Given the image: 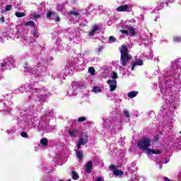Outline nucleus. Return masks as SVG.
Returning <instances> with one entry per match:
<instances>
[{"label": "nucleus", "instance_id": "nucleus-1", "mask_svg": "<svg viewBox=\"0 0 181 181\" xmlns=\"http://www.w3.org/2000/svg\"><path fill=\"white\" fill-rule=\"evenodd\" d=\"M120 50V63L123 67H126L127 62L132 60V56L128 53V46L122 45L119 49Z\"/></svg>", "mask_w": 181, "mask_h": 181}, {"label": "nucleus", "instance_id": "nucleus-2", "mask_svg": "<svg viewBox=\"0 0 181 181\" xmlns=\"http://www.w3.org/2000/svg\"><path fill=\"white\" fill-rule=\"evenodd\" d=\"M151 142H152L151 139L143 138L138 142L137 146L139 149H146L147 152V149H149V146H151Z\"/></svg>", "mask_w": 181, "mask_h": 181}, {"label": "nucleus", "instance_id": "nucleus-3", "mask_svg": "<svg viewBox=\"0 0 181 181\" xmlns=\"http://www.w3.org/2000/svg\"><path fill=\"white\" fill-rule=\"evenodd\" d=\"M88 142V138L81 137L76 143V146L78 149H81V145H86Z\"/></svg>", "mask_w": 181, "mask_h": 181}, {"label": "nucleus", "instance_id": "nucleus-4", "mask_svg": "<svg viewBox=\"0 0 181 181\" xmlns=\"http://www.w3.org/2000/svg\"><path fill=\"white\" fill-rule=\"evenodd\" d=\"M107 84L110 86V91H115L117 88V80H108L107 81Z\"/></svg>", "mask_w": 181, "mask_h": 181}, {"label": "nucleus", "instance_id": "nucleus-5", "mask_svg": "<svg viewBox=\"0 0 181 181\" xmlns=\"http://www.w3.org/2000/svg\"><path fill=\"white\" fill-rule=\"evenodd\" d=\"M85 169L87 173H91L93 172V162L89 160L85 165Z\"/></svg>", "mask_w": 181, "mask_h": 181}, {"label": "nucleus", "instance_id": "nucleus-6", "mask_svg": "<svg viewBox=\"0 0 181 181\" xmlns=\"http://www.w3.org/2000/svg\"><path fill=\"white\" fill-rule=\"evenodd\" d=\"M129 9V5L125 4L123 6H119L116 8L117 12H127Z\"/></svg>", "mask_w": 181, "mask_h": 181}, {"label": "nucleus", "instance_id": "nucleus-7", "mask_svg": "<svg viewBox=\"0 0 181 181\" xmlns=\"http://www.w3.org/2000/svg\"><path fill=\"white\" fill-rule=\"evenodd\" d=\"M146 153L148 155H151V153H153L154 155H159V154L162 153V151H160V150H158V149L147 148Z\"/></svg>", "mask_w": 181, "mask_h": 181}, {"label": "nucleus", "instance_id": "nucleus-8", "mask_svg": "<svg viewBox=\"0 0 181 181\" xmlns=\"http://www.w3.org/2000/svg\"><path fill=\"white\" fill-rule=\"evenodd\" d=\"M98 30H100L98 25H93L92 30L88 33V36H94V35H95V32H98Z\"/></svg>", "mask_w": 181, "mask_h": 181}, {"label": "nucleus", "instance_id": "nucleus-9", "mask_svg": "<svg viewBox=\"0 0 181 181\" xmlns=\"http://www.w3.org/2000/svg\"><path fill=\"white\" fill-rule=\"evenodd\" d=\"M127 30H128L129 35H130V36H135V35H136V32L135 31V28L132 26H129L127 28Z\"/></svg>", "mask_w": 181, "mask_h": 181}, {"label": "nucleus", "instance_id": "nucleus-10", "mask_svg": "<svg viewBox=\"0 0 181 181\" xmlns=\"http://www.w3.org/2000/svg\"><path fill=\"white\" fill-rule=\"evenodd\" d=\"M25 26H30V28H33V29H36V23L33 22V21H29L25 23Z\"/></svg>", "mask_w": 181, "mask_h": 181}, {"label": "nucleus", "instance_id": "nucleus-11", "mask_svg": "<svg viewBox=\"0 0 181 181\" xmlns=\"http://www.w3.org/2000/svg\"><path fill=\"white\" fill-rule=\"evenodd\" d=\"M129 98H134L138 95V91H131L127 93Z\"/></svg>", "mask_w": 181, "mask_h": 181}, {"label": "nucleus", "instance_id": "nucleus-12", "mask_svg": "<svg viewBox=\"0 0 181 181\" xmlns=\"http://www.w3.org/2000/svg\"><path fill=\"white\" fill-rule=\"evenodd\" d=\"M71 175H72V179L74 180H78L80 177H78V174L77 173V172H76L75 170H72Z\"/></svg>", "mask_w": 181, "mask_h": 181}, {"label": "nucleus", "instance_id": "nucleus-13", "mask_svg": "<svg viewBox=\"0 0 181 181\" xmlns=\"http://www.w3.org/2000/svg\"><path fill=\"white\" fill-rule=\"evenodd\" d=\"M113 175H115V176H122L124 175V172L121 170H115L113 171Z\"/></svg>", "mask_w": 181, "mask_h": 181}, {"label": "nucleus", "instance_id": "nucleus-14", "mask_svg": "<svg viewBox=\"0 0 181 181\" xmlns=\"http://www.w3.org/2000/svg\"><path fill=\"white\" fill-rule=\"evenodd\" d=\"M76 158H78L79 160H83V151H77L76 152Z\"/></svg>", "mask_w": 181, "mask_h": 181}, {"label": "nucleus", "instance_id": "nucleus-15", "mask_svg": "<svg viewBox=\"0 0 181 181\" xmlns=\"http://www.w3.org/2000/svg\"><path fill=\"white\" fill-rule=\"evenodd\" d=\"M40 144L41 145H42V146H47V144H48L47 139L46 138L42 139L40 140Z\"/></svg>", "mask_w": 181, "mask_h": 181}, {"label": "nucleus", "instance_id": "nucleus-16", "mask_svg": "<svg viewBox=\"0 0 181 181\" xmlns=\"http://www.w3.org/2000/svg\"><path fill=\"white\" fill-rule=\"evenodd\" d=\"M173 40L175 43H180L181 37L180 36H175V37H173Z\"/></svg>", "mask_w": 181, "mask_h": 181}, {"label": "nucleus", "instance_id": "nucleus-17", "mask_svg": "<svg viewBox=\"0 0 181 181\" xmlns=\"http://www.w3.org/2000/svg\"><path fill=\"white\" fill-rule=\"evenodd\" d=\"M54 15V12L49 11L47 13L46 19H50Z\"/></svg>", "mask_w": 181, "mask_h": 181}, {"label": "nucleus", "instance_id": "nucleus-18", "mask_svg": "<svg viewBox=\"0 0 181 181\" xmlns=\"http://www.w3.org/2000/svg\"><path fill=\"white\" fill-rule=\"evenodd\" d=\"M93 91L95 93H101V88L100 86H94Z\"/></svg>", "mask_w": 181, "mask_h": 181}, {"label": "nucleus", "instance_id": "nucleus-19", "mask_svg": "<svg viewBox=\"0 0 181 181\" xmlns=\"http://www.w3.org/2000/svg\"><path fill=\"white\" fill-rule=\"evenodd\" d=\"M15 15L17 18H23V16H26V13L21 12H16Z\"/></svg>", "mask_w": 181, "mask_h": 181}, {"label": "nucleus", "instance_id": "nucleus-20", "mask_svg": "<svg viewBox=\"0 0 181 181\" xmlns=\"http://www.w3.org/2000/svg\"><path fill=\"white\" fill-rule=\"evenodd\" d=\"M88 72L91 74V76H94V74H95V69L94 67L90 66L88 68Z\"/></svg>", "mask_w": 181, "mask_h": 181}, {"label": "nucleus", "instance_id": "nucleus-21", "mask_svg": "<svg viewBox=\"0 0 181 181\" xmlns=\"http://www.w3.org/2000/svg\"><path fill=\"white\" fill-rule=\"evenodd\" d=\"M134 64H136V66H144V60L139 59L138 61L134 62Z\"/></svg>", "mask_w": 181, "mask_h": 181}, {"label": "nucleus", "instance_id": "nucleus-22", "mask_svg": "<svg viewBox=\"0 0 181 181\" xmlns=\"http://www.w3.org/2000/svg\"><path fill=\"white\" fill-rule=\"evenodd\" d=\"M33 18L34 21H37V19H39V18H42V15L35 13L33 16Z\"/></svg>", "mask_w": 181, "mask_h": 181}, {"label": "nucleus", "instance_id": "nucleus-23", "mask_svg": "<svg viewBox=\"0 0 181 181\" xmlns=\"http://www.w3.org/2000/svg\"><path fill=\"white\" fill-rule=\"evenodd\" d=\"M68 15L69 16H71V15H74V16H78V13L76 11H71L68 13Z\"/></svg>", "mask_w": 181, "mask_h": 181}, {"label": "nucleus", "instance_id": "nucleus-24", "mask_svg": "<svg viewBox=\"0 0 181 181\" xmlns=\"http://www.w3.org/2000/svg\"><path fill=\"white\" fill-rule=\"evenodd\" d=\"M84 121H87V117H80L78 118V122H84Z\"/></svg>", "mask_w": 181, "mask_h": 181}, {"label": "nucleus", "instance_id": "nucleus-25", "mask_svg": "<svg viewBox=\"0 0 181 181\" xmlns=\"http://www.w3.org/2000/svg\"><path fill=\"white\" fill-rule=\"evenodd\" d=\"M33 37L35 38L39 37V33L36 32V28L33 30Z\"/></svg>", "mask_w": 181, "mask_h": 181}, {"label": "nucleus", "instance_id": "nucleus-26", "mask_svg": "<svg viewBox=\"0 0 181 181\" xmlns=\"http://www.w3.org/2000/svg\"><path fill=\"white\" fill-rule=\"evenodd\" d=\"M109 41L115 43V42H117V38L114 37V36H110Z\"/></svg>", "mask_w": 181, "mask_h": 181}, {"label": "nucleus", "instance_id": "nucleus-27", "mask_svg": "<svg viewBox=\"0 0 181 181\" xmlns=\"http://www.w3.org/2000/svg\"><path fill=\"white\" fill-rule=\"evenodd\" d=\"M12 9V4H8L5 7L6 12H8V11H11Z\"/></svg>", "mask_w": 181, "mask_h": 181}, {"label": "nucleus", "instance_id": "nucleus-28", "mask_svg": "<svg viewBox=\"0 0 181 181\" xmlns=\"http://www.w3.org/2000/svg\"><path fill=\"white\" fill-rule=\"evenodd\" d=\"M75 132H77V130L76 129H74L73 131H69V136L73 137L74 136V133Z\"/></svg>", "mask_w": 181, "mask_h": 181}, {"label": "nucleus", "instance_id": "nucleus-29", "mask_svg": "<svg viewBox=\"0 0 181 181\" xmlns=\"http://www.w3.org/2000/svg\"><path fill=\"white\" fill-rule=\"evenodd\" d=\"M112 78H113V80H116V78H118V74H117V72L114 71L112 73Z\"/></svg>", "mask_w": 181, "mask_h": 181}, {"label": "nucleus", "instance_id": "nucleus-30", "mask_svg": "<svg viewBox=\"0 0 181 181\" xmlns=\"http://www.w3.org/2000/svg\"><path fill=\"white\" fill-rule=\"evenodd\" d=\"M123 115H124V117H127V118H129V112H128V110H124L123 112Z\"/></svg>", "mask_w": 181, "mask_h": 181}, {"label": "nucleus", "instance_id": "nucleus-31", "mask_svg": "<svg viewBox=\"0 0 181 181\" xmlns=\"http://www.w3.org/2000/svg\"><path fill=\"white\" fill-rule=\"evenodd\" d=\"M21 135L23 138H28V136H28V133L25 132H22Z\"/></svg>", "mask_w": 181, "mask_h": 181}, {"label": "nucleus", "instance_id": "nucleus-32", "mask_svg": "<svg viewBox=\"0 0 181 181\" xmlns=\"http://www.w3.org/2000/svg\"><path fill=\"white\" fill-rule=\"evenodd\" d=\"M3 114L4 115H9V114H11V110H3Z\"/></svg>", "mask_w": 181, "mask_h": 181}, {"label": "nucleus", "instance_id": "nucleus-33", "mask_svg": "<svg viewBox=\"0 0 181 181\" xmlns=\"http://www.w3.org/2000/svg\"><path fill=\"white\" fill-rule=\"evenodd\" d=\"M119 32H120L121 33L124 34V35H128V33H129V31L127 30H119Z\"/></svg>", "mask_w": 181, "mask_h": 181}, {"label": "nucleus", "instance_id": "nucleus-34", "mask_svg": "<svg viewBox=\"0 0 181 181\" xmlns=\"http://www.w3.org/2000/svg\"><path fill=\"white\" fill-rule=\"evenodd\" d=\"M109 169H111V170H117V169H115V166L114 165H111L109 166Z\"/></svg>", "mask_w": 181, "mask_h": 181}, {"label": "nucleus", "instance_id": "nucleus-35", "mask_svg": "<svg viewBox=\"0 0 181 181\" xmlns=\"http://www.w3.org/2000/svg\"><path fill=\"white\" fill-rule=\"evenodd\" d=\"M136 66V64L134 63L132 65V71H134L135 70V66Z\"/></svg>", "mask_w": 181, "mask_h": 181}, {"label": "nucleus", "instance_id": "nucleus-36", "mask_svg": "<svg viewBox=\"0 0 181 181\" xmlns=\"http://www.w3.org/2000/svg\"><path fill=\"white\" fill-rule=\"evenodd\" d=\"M59 21H60V17L57 16L55 18V22H59Z\"/></svg>", "mask_w": 181, "mask_h": 181}, {"label": "nucleus", "instance_id": "nucleus-37", "mask_svg": "<svg viewBox=\"0 0 181 181\" xmlns=\"http://www.w3.org/2000/svg\"><path fill=\"white\" fill-rule=\"evenodd\" d=\"M0 22H2V23L5 22V17L3 16L0 18Z\"/></svg>", "mask_w": 181, "mask_h": 181}, {"label": "nucleus", "instance_id": "nucleus-38", "mask_svg": "<svg viewBox=\"0 0 181 181\" xmlns=\"http://www.w3.org/2000/svg\"><path fill=\"white\" fill-rule=\"evenodd\" d=\"M164 180L165 181H173L172 180L168 179V177H165Z\"/></svg>", "mask_w": 181, "mask_h": 181}, {"label": "nucleus", "instance_id": "nucleus-39", "mask_svg": "<svg viewBox=\"0 0 181 181\" xmlns=\"http://www.w3.org/2000/svg\"><path fill=\"white\" fill-rule=\"evenodd\" d=\"M159 139V138L158 137V136H154V141H158Z\"/></svg>", "mask_w": 181, "mask_h": 181}, {"label": "nucleus", "instance_id": "nucleus-40", "mask_svg": "<svg viewBox=\"0 0 181 181\" xmlns=\"http://www.w3.org/2000/svg\"><path fill=\"white\" fill-rule=\"evenodd\" d=\"M5 66H6V64H5V63H2V64H1V67H5Z\"/></svg>", "mask_w": 181, "mask_h": 181}, {"label": "nucleus", "instance_id": "nucleus-41", "mask_svg": "<svg viewBox=\"0 0 181 181\" xmlns=\"http://www.w3.org/2000/svg\"><path fill=\"white\" fill-rule=\"evenodd\" d=\"M101 50H103V47L98 48V52H101Z\"/></svg>", "mask_w": 181, "mask_h": 181}, {"label": "nucleus", "instance_id": "nucleus-42", "mask_svg": "<svg viewBox=\"0 0 181 181\" xmlns=\"http://www.w3.org/2000/svg\"><path fill=\"white\" fill-rule=\"evenodd\" d=\"M77 137V135H75V138Z\"/></svg>", "mask_w": 181, "mask_h": 181}, {"label": "nucleus", "instance_id": "nucleus-43", "mask_svg": "<svg viewBox=\"0 0 181 181\" xmlns=\"http://www.w3.org/2000/svg\"><path fill=\"white\" fill-rule=\"evenodd\" d=\"M59 6H60V5H58V8H59Z\"/></svg>", "mask_w": 181, "mask_h": 181}, {"label": "nucleus", "instance_id": "nucleus-44", "mask_svg": "<svg viewBox=\"0 0 181 181\" xmlns=\"http://www.w3.org/2000/svg\"><path fill=\"white\" fill-rule=\"evenodd\" d=\"M180 134H181V132H180Z\"/></svg>", "mask_w": 181, "mask_h": 181}]
</instances>
